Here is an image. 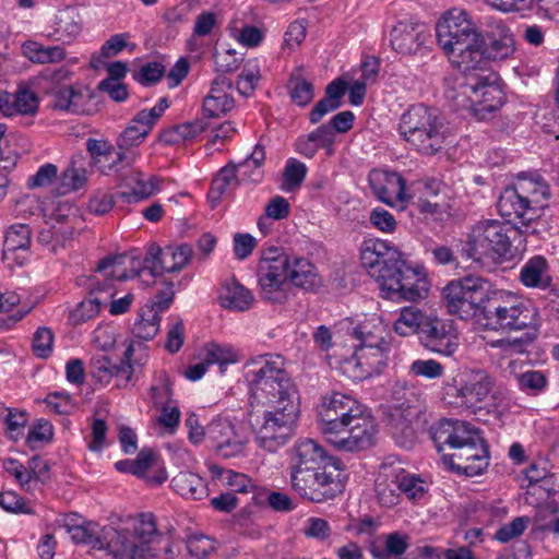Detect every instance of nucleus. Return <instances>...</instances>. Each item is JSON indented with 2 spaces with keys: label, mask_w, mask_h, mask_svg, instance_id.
<instances>
[{
  "label": "nucleus",
  "mask_w": 559,
  "mask_h": 559,
  "mask_svg": "<svg viewBox=\"0 0 559 559\" xmlns=\"http://www.w3.org/2000/svg\"><path fill=\"white\" fill-rule=\"evenodd\" d=\"M420 409H406L401 407H391L389 413V426L396 442L404 447H411L414 440L413 419Z\"/></svg>",
  "instance_id": "nucleus-35"
},
{
  "label": "nucleus",
  "mask_w": 559,
  "mask_h": 559,
  "mask_svg": "<svg viewBox=\"0 0 559 559\" xmlns=\"http://www.w3.org/2000/svg\"><path fill=\"white\" fill-rule=\"evenodd\" d=\"M251 402L257 407H286V404L299 406L296 386L284 369L280 357L264 359L259 369L251 370Z\"/></svg>",
  "instance_id": "nucleus-7"
},
{
  "label": "nucleus",
  "mask_w": 559,
  "mask_h": 559,
  "mask_svg": "<svg viewBox=\"0 0 559 559\" xmlns=\"http://www.w3.org/2000/svg\"><path fill=\"white\" fill-rule=\"evenodd\" d=\"M81 31L82 20L78 9L68 7L56 14L53 32L49 33L47 37L60 40L63 44H71Z\"/></svg>",
  "instance_id": "nucleus-32"
},
{
  "label": "nucleus",
  "mask_w": 559,
  "mask_h": 559,
  "mask_svg": "<svg viewBox=\"0 0 559 559\" xmlns=\"http://www.w3.org/2000/svg\"><path fill=\"white\" fill-rule=\"evenodd\" d=\"M391 347L355 346L353 357L344 364V371L355 380L379 374L388 366Z\"/></svg>",
  "instance_id": "nucleus-18"
},
{
  "label": "nucleus",
  "mask_w": 559,
  "mask_h": 559,
  "mask_svg": "<svg viewBox=\"0 0 559 559\" xmlns=\"http://www.w3.org/2000/svg\"><path fill=\"white\" fill-rule=\"evenodd\" d=\"M14 116H34L38 111L39 98L37 94L26 85H20L12 94Z\"/></svg>",
  "instance_id": "nucleus-51"
},
{
  "label": "nucleus",
  "mask_w": 559,
  "mask_h": 559,
  "mask_svg": "<svg viewBox=\"0 0 559 559\" xmlns=\"http://www.w3.org/2000/svg\"><path fill=\"white\" fill-rule=\"evenodd\" d=\"M411 373L429 380L439 379L444 373V366L435 359H416L409 367Z\"/></svg>",
  "instance_id": "nucleus-64"
},
{
  "label": "nucleus",
  "mask_w": 559,
  "mask_h": 559,
  "mask_svg": "<svg viewBox=\"0 0 559 559\" xmlns=\"http://www.w3.org/2000/svg\"><path fill=\"white\" fill-rule=\"evenodd\" d=\"M236 164L229 163L223 167L212 181L209 191V199L213 203H217L221 199L228 194L239 183Z\"/></svg>",
  "instance_id": "nucleus-43"
},
{
  "label": "nucleus",
  "mask_w": 559,
  "mask_h": 559,
  "mask_svg": "<svg viewBox=\"0 0 559 559\" xmlns=\"http://www.w3.org/2000/svg\"><path fill=\"white\" fill-rule=\"evenodd\" d=\"M141 261L128 254L108 255L102 259L96 272L106 280L127 281L140 275Z\"/></svg>",
  "instance_id": "nucleus-28"
},
{
  "label": "nucleus",
  "mask_w": 559,
  "mask_h": 559,
  "mask_svg": "<svg viewBox=\"0 0 559 559\" xmlns=\"http://www.w3.org/2000/svg\"><path fill=\"white\" fill-rule=\"evenodd\" d=\"M329 456L324 449L312 439L296 442L290 460V475L301 474L305 469H322L329 464Z\"/></svg>",
  "instance_id": "nucleus-23"
},
{
  "label": "nucleus",
  "mask_w": 559,
  "mask_h": 559,
  "mask_svg": "<svg viewBox=\"0 0 559 559\" xmlns=\"http://www.w3.org/2000/svg\"><path fill=\"white\" fill-rule=\"evenodd\" d=\"M237 424L227 417L217 416L207 424V440L215 447L216 451L219 447L227 442Z\"/></svg>",
  "instance_id": "nucleus-52"
},
{
  "label": "nucleus",
  "mask_w": 559,
  "mask_h": 559,
  "mask_svg": "<svg viewBox=\"0 0 559 559\" xmlns=\"http://www.w3.org/2000/svg\"><path fill=\"white\" fill-rule=\"evenodd\" d=\"M287 281L306 290H311L320 285V277L314 265L308 259L298 257H289Z\"/></svg>",
  "instance_id": "nucleus-38"
},
{
  "label": "nucleus",
  "mask_w": 559,
  "mask_h": 559,
  "mask_svg": "<svg viewBox=\"0 0 559 559\" xmlns=\"http://www.w3.org/2000/svg\"><path fill=\"white\" fill-rule=\"evenodd\" d=\"M287 87L290 98L298 106L308 105L313 98V86L305 80L299 72L292 73Z\"/></svg>",
  "instance_id": "nucleus-55"
},
{
  "label": "nucleus",
  "mask_w": 559,
  "mask_h": 559,
  "mask_svg": "<svg viewBox=\"0 0 559 559\" xmlns=\"http://www.w3.org/2000/svg\"><path fill=\"white\" fill-rule=\"evenodd\" d=\"M521 229L499 219H483L475 223L466 235L463 253L467 259L480 265H498L512 262L520 255L513 245L519 236H525Z\"/></svg>",
  "instance_id": "nucleus-3"
},
{
  "label": "nucleus",
  "mask_w": 559,
  "mask_h": 559,
  "mask_svg": "<svg viewBox=\"0 0 559 559\" xmlns=\"http://www.w3.org/2000/svg\"><path fill=\"white\" fill-rule=\"evenodd\" d=\"M536 323H542L537 307L510 290L492 287L478 314V325L485 331L518 332Z\"/></svg>",
  "instance_id": "nucleus-5"
},
{
  "label": "nucleus",
  "mask_w": 559,
  "mask_h": 559,
  "mask_svg": "<svg viewBox=\"0 0 559 559\" xmlns=\"http://www.w3.org/2000/svg\"><path fill=\"white\" fill-rule=\"evenodd\" d=\"M299 406L288 407L249 406L247 421L257 444L267 451L276 452L295 435Z\"/></svg>",
  "instance_id": "nucleus-8"
},
{
  "label": "nucleus",
  "mask_w": 559,
  "mask_h": 559,
  "mask_svg": "<svg viewBox=\"0 0 559 559\" xmlns=\"http://www.w3.org/2000/svg\"><path fill=\"white\" fill-rule=\"evenodd\" d=\"M22 53L31 62L37 64L59 63L67 57V51L63 46H44L35 40H26L23 43Z\"/></svg>",
  "instance_id": "nucleus-39"
},
{
  "label": "nucleus",
  "mask_w": 559,
  "mask_h": 559,
  "mask_svg": "<svg viewBox=\"0 0 559 559\" xmlns=\"http://www.w3.org/2000/svg\"><path fill=\"white\" fill-rule=\"evenodd\" d=\"M515 50L514 38L511 31L502 25L498 24L496 29L491 32L489 36V43L481 46V52L485 57V63L480 68H476L473 71H491L488 68L489 60H503L509 58Z\"/></svg>",
  "instance_id": "nucleus-27"
},
{
  "label": "nucleus",
  "mask_w": 559,
  "mask_h": 559,
  "mask_svg": "<svg viewBox=\"0 0 559 559\" xmlns=\"http://www.w3.org/2000/svg\"><path fill=\"white\" fill-rule=\"evenodd\" d=\"M217 453L223 457H236L243 454L248 443L247 435L237 426Z\"/></svg>",
  "instance_id": "nucleus-63"
},
{
  "label": "nucleus",
  "mask_w": 559,
  "mask_h": 559,
  "mask_svg": "<svg viewBox=\"0 0 559 559\" xmlns=\"http://www.w3.org/2000/svg\"><path fill=\"white\" fill-rule=\"evenodd\" d=\"M219 300L226 309L246 311L252 307L254 297L248 288L231 278L223 284L219 292Z\"/></svg>",
  "instance_id": "nucleus-37"
},
{
  "label": "nucleus",
  "mask_w": 559,
  "mask_h": 559,
  "mask_svg": "<svg viewBox=\"0 0 559 559\" xmlns=\"http://www.w3.org/2000/svg\"><path fill=\"white\" fill-rule=\"evenodd\" d=\"M542 323L533 324L532 328H524L523 334L513 338H501L492 342L491 346L500 348L507 355H521L527 352L540 335Z\"/></svg>",
  "instance_id": "nucleus-40"
},
{
  "label": "nucleus",
  "mask_w": 559,
  "mask_h": 559,
  "mask_svg": "<svg viewBox=\"0 0 559 559\" xmlns=\"http://www.w3.org/2000/svg\"><path fill=\"white\" fill-rule=\"evenodd\" d=\"M377 435L374 418L364 409L325 440L338 451L355 452L371 448L376 443Z\"/></svg>",
  "instance_id": "nucleus-14"
},
{
  "label": "nucleus",
  "mask_w": 559,
  "mask_h": 559,
  "mask_svg": "<svg viewBox=\"0 0 559 559\" xmlns=\"http://www.w3.org/2000/svg\"><path fill=\"white\" fill-rule=\"evenodd\" d=\"M203 357L211 365H218L221 372H225L226 367L240 360V354L231 345L211 342L203 347Z\"/></svg>",
  "instance_id": "nucleus-45"
},
{
  "label": "nucleus",
  "mask_w": 559,
  "mask_h": 559,
  "mask_svg": "<svg viewBox=\"0 0 559 559\" xmlns=\"http://www.w3.org/2000/svg\"><path fill=\"white\" fill-rule=\"evenodd\" d=\"M353 335L359 344L357 346L391 347V335L386 325L379 317H372L357 325Z\"/></svg>",
  "instance_id": "nucleus-33"
},
{
  "label": "nucleus",
  "mask_w": 559,
  "mask_h": 559,
  "mask_svg": "<svg viewBox=\"0 0 559 559\" xmlns=\"http://www.w3.org/2000/svg\"><path fill=\"white\" fill-rule=\"evenodd\" d=\"M426 32L423 25L399 22L391 31V46L400 55L411 56L423 52Z\"/></svg>",
  "instance_id": "nucleus-25"
},
{
  "label": "nucleus",
  "mask_w": 559,
  "mask_h": 559,
  "mask_svg": "<svg viewBox=\"0 0 559 559\" xmlns=\"http://www.w3.org/2000/svg\"><path fill=\"white\" fill-rule=\"evenodd\" d=\"M475 82L477 86L475 91L474 115L485 118V114L498 110L504 103V92L499 84V76L493 71L475 72Z\"/></svg>",
  "instance_id": "nucleus-20"
},
{
  "label": "nucleus",
  "mask_w": 559,
  "mask_h": 559,
  "mask_svg": "<svg viewBox=\"0 0 559 559\" xmlns=\"http://www.w3.org/2000/svg\"><path fill=\"white\" fill-rule=\"evenodd\" d=\"M493 384L495 379L486 371H474L471 379L463 384V405L468 408L476 407L486 400Z\"/></svg>",
  "instance_id": "nucleus-36"
},
{
  "label": "nucleus",
  "mask_w": 559,
  "mask_h": 559,
  "mask_svg": "<svg viewBox=\"0 0 559 559\" xmlns=\"http://www.w3.org/2000/svg\"><path fill=\"white\" fill-rule=\"evenodd\" d=\"M428 316L424 314L416 307L402 308L399 318L394 322V331L401 336H408L421 332V323Z\"/></svg>",
  "instance_id": "nucleus-49"
},
{
  "label": "nucleus",
  "mask_w": 559,
  "mask_h": 559,
  "mask_svg": "<svg viewBox=\"0 0 559 559\" xmlns=\"http://www.w3.org/2000/svg\"><path fill=\"white\" fill-rule=\"evenodd\" d=\"M75 219L76 216L74 214L61 213L59 209L53 217L55 223H47V227L39 231V242L51 246V251L56 252L58 246H62L67 240L72 238L74 234L73 221Z\"/></svg>",
  "instance_id": "nucleus-29"
},
{
  "label": "nucleus",
  "mask_w": 559,
  "mask_h": 559,
  "mask_svg": "<svg viewBox=\"0 0 559 559\" xmlns=\"http://www.w3.org/2000/svg\"><path fill=\"white\" fill-rule=\"evenodd\" d=\"M103 549L112 559H148L158 556L164 538L152 513L129 515L119 526H103Z\"/></svg>",
  "instance_id": "nucleus-2"
},
{
  "label": "nucleus",
  "mask_w": 559,
  "mask_h": 559,
  "mask_svg": "<svg viewBox=\"0 0 559 559\" xmlns=\"http://www.w3.org/2000/svg\"><path fill=\"white\" fill-rule=\"evenodd\" d=\"M192 253V248L188 243L165 248L151 245L143 260V269L150 270L153 277L162 276L164 273L179 272L190 262Z\"/></svg>",
  "instance_id": "nucleus-17"
},
{
  "label": "nucleus",
  "mask_w": 559,
  "mask_h": 559,
  "mask_svg": "<svg viewBox=\"0 0 559 559\" xmlns=\"http://www.w3.org/2000/svg\"><path fill=\"white\" fill-rule=\"evenodd\" d=\"M491 284L481 276L467 275L451 281L442 289L443 305L451 316L462 320L474 319L478 324V314L486 305Z\"/></svg>",
  "instance_id": "nucleus-9"
},
{
  "label": "nucleus",
  "mask_w": 559,
  "mask_h": 559,
  "mask_svg": "<svg viewBox=\"0 0 559 559\" xmlns=\"http://www.w3.org/2000/svg\"><path fill=\"white\" fill-rule=\"evenodd\" d=\"M31 243V229L25 224L10 226L5 233L3 242V258L9 260L14 253L21 251L26 253Z\"/></svg>",
  "instance_id": "nucleus-44"
},
{
  "label": "nucleus",
  "mask_w": 559,
  "mask_h": 559,
  "mask_svg": "<svg viewBox=\"0 0 559 559\" xmlns=\"http://www.w3.org/2000/svg\"><path fill=\"white\" fill-rule=\"evenodd\" d=\"M160 314L155 308L145 306L134 322L132 333L136 338L150 341L159 331Z\"/></svg>",
  "instance_id": "nucleus-50"
},
{
  "label": "nucleus",
  "mask_w": 559,
  "mask_h": 559,
  "mask_svg": "<svg viewBox=\"0 0 559 559\" xmlns=\"http://www.w3.org/2000/svg\"><path fill=\"white\" fill-rule=\"evenodd\" d=\"M68 533L71 535L72 540L78 544L90 545L94 549H103V527L95 522L68 525Z\"/></svg>",
  "instance_id": "nucleus-47"
},
{
  "label": "nucleus",
  "mask_w": 559,
  "mask_h": 559,
  "mask_svg": "<svg viewBox=\"0 0 559 559\" xmlns=\"http://www.w3.org/2000/svg\"><path fill=\"white\" fill-rule=\"evenodd\" d=\"M396 474V481L400 485L401 495L404 493L409 500L418 501L426 493L425 481L415 475H411L403 469Z\"/></svg>",
  "instance_id": "nucleus-58"
},
{
  "label": "nucleus",
  "mask_w": 559,
  "mask_h": 559,
  "mask_svg": "<svg viewBox=\"0 0 559 559\" xmlns=\"http://www.w3.org/2000/svg\"><path fill=\"white\" fill-rule=\"evenodd\" d=\"M341 474L329 464L322 469H305L301 474L290 475L293 489L302 498L312 502L333 499L344 490Z\"/></svg>",
  "instance_id": "nucleus-11"
},
{
  "label": "nucleus",
  "mask_w": 559,
  "mask_h": 559,
  "mask_svg": "<svg viewBox=\"0 0 559 559\" xmlns=\"http://www.w3.org/2000/svg\"><path fill=\"white\" fill-rule=\"evenodd\" d=\"M261 79L260 64L257 59L248 60L237 80V90L243 96H249Z\"/></svg>",
  "instance_id": "nucleus-57"
},
{
  "label": "nucleus",
  "mask_w": 559,
  "mask_h": 559,
  "mask_svg": "<svg viewBox=\"0 0 559 559\" xmlns=\"http://www.w3.org/2000/svg\"><path fill=\"white\" fill-rule=\"evenodd\" d=\"M369 185L377 199L388 205L393 206L407 200L406 182L397 173L371 170L369 174Z\"/></svg>",
  "instance_id": "nucleus-21"
},
{
  "label": "nucleus",
  "mask_w": 559,
  "mask_h": 559,
  "mask_svg": "<svg viewBox=\"0 0 559 559\" xmlns=\"http://www.w3.org/2000/svg\"><path fill=\"white\" fill-rule=\"evenodd\" d=\"M437 40L450 62L462 72L485 63L484 36L472 14L462 8L447 11L436 25Z\"/></svg>",
  "instance_id": "nucleus-1"
},
{
  "label": "nucleus",
  "mask_w": 559,
  "mask_h": 559,
  "mask_svg": "<svg viewBox=\"0 0 559 559\" xmlns=\"http://www.w3.org/2000/svg\"><path fill=\"white\" fill-rule=\"evenodd\" d=\"M39 465H43V469L47 471V468H48L47 463L41 461L37 456H34L29 461V469L31 471H28V468H26L19 461L12 460V459L7 460L3 464V467L9 474H11L15 477L16 481L20 485H25V484L29 483V480L33 478V476L38 477L36 468H38Z\"/></svg>",
  "instance_id": "nucleus-53"
},
{
  "label": "nucleus",
  "mask_w": 559,
  "mask_h": 559,
  "mask_svg": "<svg viewBox=\"0 0 559 559\" xmlns=\"http://www.w3.org/2000/svg\"><path fill=\"white\" fill-rule=\"evenodd\" d=\"M135 345L130 344L123 354V360L121 364H115L114 377L117 379V385L119 386H126L129 382H131L135 367H141L144 364L142 362V357L139 359H133Z\"/></svg>",
  "instance_id": "nucleus-54"
},
{
  "label": "nucleus",
  "mask_w": 559,
  "mask_h": 559,
  "mask_svg": "<svg viewBox=\"0 0 559 559\" xmlns=\"http://www.w3.org/2000/svg\"><path fill=\"white\" fill-rule=\"evenodd\" d=\"M265 151L261 145H255L250 156L236 165L237 174L241 181L258 183L264 176L263 164Z\"/></svg>",
  "instance_id": "nucleus-42"
},
{
  "label": "nucleus",
  "mask_w": 559,
  "mask_h": 559,
  "mask_svg": "<svg viewBox=\"0 0 559 559\" xmlns=\"http://www.w3.org/2000/svg\"><path fill=\"white\" fill-rule=\"evenodd\" d=\"M53 106L57 109L81 112L85 95L83 90L74 85H64L57 87L53 93Z\"/></svg>",
  "instance_id": "nucleus-46"
},
{
  "label": "nucleus",
  "mask_w": 559,
  "mask_h": 559,
  "mask_svg": "<svg viewBox=\"0 0 559 559\" xmlns=\"http://www.w3.org/2000/svg\"><path fill=\"white\" fill-rule=\"evenodd\" d=\"M519 282L526 288L546 290L552 287L554 280L548 260L540 254L531 257L519 273Z\"/></svg>",
  "instance_id": "nucleus-26"
},
{
  "label": "nucleus",
  "mask_w": 559,
  "mask_h": 559,
  "mask_svg": "<svg viewBox=\"0 0 559 559\" xmlns=\"http://www.w3.org/2000/svg\"><path fill=\"white\" fill-rule=\"evenodd\" d=\"M472 426L465 421L442 419L438 425L431 427V439L438 452L443 445L454 449L465 438Z\"/></svg>",
  "instance_id": "nucleus-30"
},
{
  "label": "nucleus",
  "mask_w": 559,
  "mask_h": 559,
  "mask_svg": "<svg viewBox=\"0 0 559 559\" xmlns=\"http://www.w3.org/2000/svg\"><path fill=\"white\" fill-rule=\"evenodd\" d=\"M156 284L158 285L156 294L146 306L155 308L160 314V312L167 310L173 304L175 290L174 283L169 280L162 278L159 282H156Z\"/></svg>",
  "instance_id": "nucleus-61"
},
{
  "label": "nucleus",
  "mask_w": 559,
  "mask_h": 559,
  "mask_svg": "<svg viewBox=\"0 0 559 559\" xmlns=\"http://www.w3.org/2000/svg\"><path fill=\"white\" fill-rule=\"evenodd\" d=\"M475 72H462L463 79L447 88L445 97L452 103L454 109H466L474 112L475 94L477 93L475 88L478 84L475 82Z\"/></svg>",
  "instance_id": "nucleus-34"
},
{
  "label": "nucleus",
  "mask_w": 559,
  "mask_h": 559,
  "mask_svg": "<svg viewBox=\"0 0 559 559\" xmlns=\"http://www.w3.org/2000/svg\"><path fill=\"white\" fill-rule=\"evenodd\" d=\"M360 261L368 274L380 285L404 259L396 247L385 240L371 238L364 240L360 246Z\"/></svg>",
  "instance_id": "nucleus-15"
},
{
  "label": "nucleus",
  "mask_w": 559,
  "mask_h": 559,
  "mask_svg": "<svg viewBox=\"0 0 559 559\" xmlns=\"http://www.w3.org/2000/svg\"><path fill=\"white\" fill-rule=\"evenodd\" d=\"M549 198V186L539 175H525L519 177L514 187L504 189L497 206L502 217L521 219L525 236L537 235L544 225L539 218Z\"/></svg>",
  "instance_id": "nucleus-4"
},
{
  "label": "nucleus",
  "mask_w": 559,
  "mask_h": 559,
  "mask_svg": "<svg viewBox=\"0 0 559 559\" xmlns=\"http://www.w3.org/2000/svg\"><path fill=\"white\" fill-rule=\"evenodd\" d=\"M233 82L225 75H217L211 84L209 94L203 99V114L209 118H219L235 107L230 94Z\"/></svg>",
  "instance_id": "nucleus-24"
},
{
  "label": "nucleus",
  "mask_w": 559,
  "mask_h": 559,
  "mask_svg": "<svg viewBox=\"0 0 559 559\" xmlns=\"http://www.w3.org/2000/svg\"><path fill=\"white\" fill-rule=\"evenodd\" d=\"M174 490L186 499L199 500L205 492L203 479L191 472H180L171 479Z\"/></svg>",
  "instance_id": "nucleus-41"
},
{
  "label": "nucleus",
  "mask_w": 559,
  "mask_h": 559,
  "mask_svg": "<svg viewBox=\"0 0 559 559\" xmlns=\"http://www.w3.org/2000/svg\"><path fill=\"white\" fill-rule=\"evenodd\" d=\"M289 257L277 247L263 250L258 266L260 296L271 304H283L288 298L287 266Z\"/></svg>",
  "instance_id": "nucleus-10"
},
{
  "label": "nucleus",
  "mask_w": 559,
  "mask_h": 559,
  "mask_svg": "<svg viewBox=\"0 0 559 559\" xmlns=\"http://www.w3.org/2000/svg\"><path fill=\"white\" fill-rule=\"evenodd\" d=\"M454 452L442 460L452 471L466 476L480 475L489 465V450L479 432L472 427Z\"/></svg>",
  "instance_id": "nucleus-12"
},
{
  "label": "nucleus",
  "mask_w": 559,
  "mask_h": 559,
  "mask_svg": "<svg viewBox=\"0 0 559 559\" xmlns=\"http://www.w3.org/2000/svg\"><path fill=\"white\" fill-rule=\"evenodd\" d=\"M399 132L418 153L427 156L440 152L447 138L440 111L424 104L411 106L401 116Z\"/></svg>",
  "instance_id": "nucleus-6"
},
{
  "label": "nucleus",
  "mask_w": 559,
  "mask_h": 559,
  "mask_svg": "<svg viewBox=\"0 0 559 559\" xmlns=\"http://www.w3.org/2000/svg\"><path fill=\"white\" fill-rule=\"evenodd\" d=\"M409 547V537L400 532L384 534L369 545V551L374 559H401Z\"/></svg>",
  "instance_id": "nucleus-31"
},
{
  "label": "nucleus",
  "mask_w": 559,
  "mask_h": 559,
  "mask_svg": "<svg viewBox=\"0 0 559 559\" xmlns=\"http://www.w3.org/2000/svg\"><path fill=\"white\" fill-rule=\"evenodd\" d=\"M516 382L521 391L539 393L547 386V377L538 370H528L516 376Z\"/></svg>",
  "instance_id": "nucleus-62"
},
{
  "label": "nucleus",
  "mask_w": 559,
  "mask_h": 559,
  "mask_svg": "<svg viewBox=\"0 0 559 559\" xmlns=\"http://www.w3.org/2000/svg\"><path fill=\"white\" fill-rule=\"evenodd\" d=\"M376 492L379 502L386 508L399 503L401 497L400 485L396 481V474L380 473L376 479Z\"/></svg>",
  "instance_id": "nucleus-48"
},
{
  "label": "nucleus",
  "mask_w": 559,
  "mask_h": 559,
  "mask_svg": "<svg viewBox=\"0 0 559 559\" xmlns=\"http://www.w3.org/2000/svg\"><path fill=\"white\" fill-rule=\"evenodd\" d=\"M393 407L419 409L418 395L405 381H397L392 389Z\"/></svg>",
  "instance_id": "nucleus-59"
},
{
  "label": "nucleus",
  "mask_w": 559,
  "mask_h": 559,
  "mask_svg": "<svg viewBox=\"0 0 559 559\" xmlns=\"http://www.w3.org/2000/svg\"><path fill=\"white\" fill-rule=\"evenodd\" d=\"M390 275L379 285L386 298L418 301L424 299L429 290L425 273L411 266L406 260L397 263Z\"/></svg>",
  "instance_id": "nucleus-13"
},
{
  "label": "nucleus",
  "mask_w": 559,
  "mask_h": 559,
  "mask_svg": "<svg viewBox=\"0 0 559 559\" xmlns=\"http://www.w3.org/2000/svg\"><path fill=\"white\" fill-rule=\"evenodd\" d=\"M307 175V167L298 159L290 158L283 173V189L293 191L300 187Z\"/></svg>",
  "instance_id": "nucleus-60"
},
{
  "label": "nucleus",
  "mask_w": 559,
  "mask_h": 559,
  "mask_svg": "<svg viewBox=\"0 0 559 559\" xmlns=\"http://www.w3.org/2000/svg\"><path fill=\"white\" fill-rule=\"evenodd\" d=\"M420 343L430 352L452 356L459 347V338L452 324L437 317H427L419 332Z\"/></svg>",
  "instance_id": "nucleus-19"
},
{
  "label": "nucleus",
  "mask_w": 559,
  "mask_h": 559,
  "mask_svg": "<svg viewBox=\"0 0 559 559\" xmlns=\"http://www.w3.org/2000/svg\"><path fill=\"white\" fill-rule=\"evenodd\" d=\"M121 187L119 198L126 203H134L147 199L160 189L162 180L155 176L145 177L138 169H127L120 174Z\"/></svg>",
  "instance_id": "nucleus-22"
},
{
  "label": "nucleus",
  "mask_w": 559,
  "mask_h": 559,
  "mask_svg": "<svg viewBox=\"0 0 559 559\" xmlns=\"http://www.w3.org/2000/svg\"><path fill=\"white\" fill-rule=\"evenodd\" d=\"M362 411V406L350 395L333 392L324 396L319 409L320 430L324 438L343 428Z\"/></svg>",
  "instance_id": "nucleus-16"
},
{
  "label": "nucleus",
  "mask_w": 559,
  "mask_h": 559,
  "mask_svg": "<svg viewBox=\"0 0 559 559\" xmlns=\"http://www.w3.org/2000/svg\"><path fill=\"white\" fill-rule=\"evenodd\" d=\"M86 181L85 168L76 166L75 163H71L60 176V193L66 194L71 191H76L84 187Z\"/></svg>",
  "instance_id": "nucleus-56"
}]
</instances>
